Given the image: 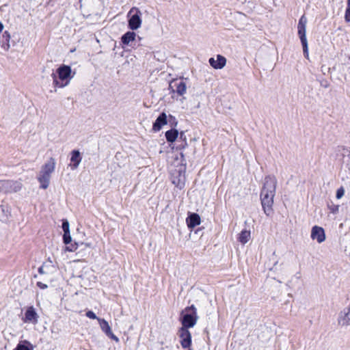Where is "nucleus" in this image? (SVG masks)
<instances>
[{
  "label": "nucleus",
  "instance_id": "obj_30",
  "mask_svg": "<svg viewBox=\"0 0 350 350\" xmlns=\"http://www.w3.org/2000/svg\"><path fill=\"white\" fill-rule=\"evenodd\" d=\"M187 146V143L186 141V137H184V143L181 145H180L177 148L179 150H183L185 148V147Z\"/></svg>",
  "mask_w": 350,
  "mask_h": 350
},
{
  "label": "nucleus",
  "instance_id": "obj_9",
  "mask_svg": "<svg viewBox=\"0 0 350 350\" xmlns=\"http://www.w3.org/2000/svg\"><path fill=\"white\" fill-rule=\"evenodd\" d=\"M3 193H12L20 191L22 188V183L18 180H3Z\"/></svg>",
  "mask_w": 350,
  "mask_h": 350
},
{
  "label": "nucleus",
  "instance_id": "obj_20",
  "mask_svg": "<svg viewBox=\"0 0 350 350\" xmlns=\"http://www.w3.org/2000/svg\"><path fill=\"white\" fill-rule=\"evenodd\" d=\"M136 34L133 31H127L121 38V41L124 44H129L135 39Z\"/></svg>",
  "mask_w": 350,
  "mask_h": 350
},
{
  "label": "nucleus",
  "instance_id": "obj_7",
  "mask_svg": "<svg viewBox=\"0 0 350 350\" xmlns=\"http://www.w3.org/2000/svg\"><path fill=\"white\" fill-rule=\"evenodd\" d=\"M178 335L180 338V343L182 348L191 350V347L192 345V336L189 329L180 327L178 331Z\"/></svg>",
  "mask_w": 350,
  "mask_h": 350
},
{
  "label": "nucleus",
  "instance_id": "obj_35",
  "mask_svg": "<svg viewBox=\"0 0 350 350\" xmlns=\"http://www.w3.org/2000/svg\"><path fill=\"white\" fill-rule=\"evenodd\" d=\"M347 7H350V0H347Z\"/></svg>",
  "mask_w": 350,
  "mask_h": 350
},
{
  "label": "nucleus",
  "instance_id": "obj_19",
  "mask_svg": "<svg viewBox=\"0 0 350 350\" xmlns=\"http://www.w3.org/2000/svg\"><path fill=\"white\" fill-rule=\"evenodd\" d=\"M251 238V233L250 230H242L238 236V241L242 243L245 244L249 241Z\"/></svg>",
  "mask_w": 350,
  "mask_h": 350
},
{
  "label": "nucleus",
  "instance_id": "obj_3",
  "mask_svg": "<svg viewBox=\"0 0 350 350\" xmlns=\"http://www.w3.org/2000/svg\"><path fill=\"white\" fill-rule=\"evenodd\" d=\"M55 167V161L53 158H50L49 161L42 166L40 174L38 176V180L40 183V188L46 189L50 183L51 175L54 172Z\"/></svg>",
  "mask_w": 350,
  "mask_h": 350
},
{
  "label": "nucleus",
  "instance_id": "obj_25",
  "mask_svg": "<svg viewBox=\"0 0 350 350\" xmlns=\"http://www.w3.org/2000/svg\"><path fill=\"white\" fill-rule=\"evenodd\" d=\"M344 193H345V190H344V188L342 187H340L336 191V198L337 199H340L343 196H344Z\"/></svg>",
  "mask_w": 350,
  "mask_h": 350
},
{
  "label": "nucleus",
  "instance_id": "obj_14",
  "mask_svg": "<svg viewBox=\"0 0 350 350\" xmlns=\"http://www.w3.org/2000/svg\"><path fill=\"white\" fill-rule=\"evenodd\" d=\"M38 314L35 311V309L33 306H29L27 308L26 312L25 313V322H31L33 323H36L38 322Z\"/></svg>",
  "mask_w": 350,
  "mask_h": 350
},
{
  "label": "nucleus",
  "instance_id": "obj_5",
  "mask_svg": "<svg viewBox=\"0 0 350 350\" xmlns=\"http://www.w3.org/2000/svg\"><path fill=\"white\" fill-rule=\"evenodd\" d=\"M306 24H307V18L305 15L301 16L299 20V23L297 25V33L299 38L300 39L302 47H303V53L304 57L308 59H309V52H308V41L306 38Z\"/></svg>",
  "mask_w": 350,
  "mask_h": 350
},
{
  "label": "nucleus",
  "instance_id": "obj_31",
  "mask_svg": "<svg viewBox=\"0 0 350 350\" xmlns=\"http://www.w3.org/2000/svg\"><path fill=\"white\" fill-rule=\"evenodd\" d=\"M3 38H5L8 41H9L10 36L9 33L7 31H5L3 33Z\"/></svg>",
  "mask_w": 350,
  "mask_h": 350
},
{
  "label": "nucleus",
  "instance_id": "obj_38",
  "mask_svg": "<svg viewBox=\"0 0 350 350\" xmlns=\"http://www.w3.org/2000/svg\"><path fill=\"white\" fill-rule=\"evenodd\" d=\"M349 59H350V56H349Z\"/></svg>",
  "mask_w": 350,
  "mask_h": 350
},
{
  "label": "nucleus",
  "instance_id": "obj_23",
  "mask_svg": "<svg viewBox=\"0 0 350 350\" xmlns=\"http://www.w3.org/2000/svg\"><path fill=\"white\" fill-rule=\"evenodd\" d=\"M63 240H64V243L66 245L71 242V237H70V232H68V234H67L66 232L64 233Z\"/></svg>",
  "mask_w": 350,
  "mask_h": 350
},
{
  "label": "nucleus",
  "instance_id": "obj_34",
  "mask_svg": "<svg viewBox=\"0 0 350 350\" xmlns=\"http://www.w3.org/2000/svg\"><path fill=\"white\" fill-rule=\"evenodd\" d=\"M3 29V24L0 22V32H1V31H2Z\"/></svg>",
  "mask_w": 350,
  "mask_h": 350
},
{
  "label": "nucleus",
  "instance_id": "obj_4",
  "mask_svg": "<svg viewBox=\"0 0 350 350\" xmlns=\"http://www.w3.org/2000/svg\"><path fill=\"white\" fill-rule=\"evenodd\" d=\"M197 310L194 305L187 306L181 312V328L193 327L198 321Z\"/></svg>",
  "mask_w": 350,
  "mask_h": 350
},
{
  "label": "nucleus",
  "instance_id": "obj_16",
  "mask_svg": "<svg viewBox=\"0 0 350 350\" xmlns=\"http://www.w3.org/2000/svg\"><path fill=\"white\" fill-rule=\"evenodd\" d=\"M82 157L78 150H74L71 152L70 163V165L72 170L78 167L81 163Z\"/></svg>",
  "mask_w": 350,
  "mask_h": 350
},
{
  "label": "nucleus",
  "instance_id": "obj_36",
  "mask_svg": "<svg viewBox=\"0 0 350 350\" xmlns=\"http://www.w3.org/2000/svg\"><path fill=\"white\" fill-rule=\"evenodd\" d=\"M184 137H185V136L184 135V134H183V133H180V139H184Z\"/></svg>",
  "mask_w": 350,
  "mask_h": 350
},
{
  "label": "nucleus",
  "instance_id": "obj_18",
  "mask_svg": "<svg viewBox=\"0 0 350 350\" xmlns=\"http://www.w3.org/2000/svg\"><path fill=\"white\" fill-rule=\"evenodd\" d=\"M178 134L179 133L178 130L176 129H172L170 130L167 131L165 132V138L167 142L170 143L174 142L176 140Z\"/></svg>",
  "mask_w": 350,
  "mask_h": 350
},
{
  "label": "nucleus",
  "instance_id": "obj_15",
  "mask_svg": "<svg viewBox=\"0 0 350 350\" xmlns=\"http://www.w3.org/2000/svg\"><path fill=\"white\" fill-rule=\"evenodd\" d=\"M187 225L189 228H194L201 223V219L198 214L191 213L186 219Z\"/></svg>",
  "mask_w": 350,
  "mask_h": 350
},
{
  "label": "nucleus",
  "instance_id": "obj_27",
  "mask_svg": "<svg viewBox=\"0 0 350 350\" xmlns=\"http://www.w3.org/2000/svg\"><path fill=\"white\" fill-rule=\"evenodd\" d=\"M86 317L91 319H97L98 320V317H96V315L95 314V313L94 312H92V310H89L86 312L85 314Z\"/></svg>",
  "mask_w": 350,
  "mask_h": 350
},
{
  "label": "nucleus",
  "instance_id": "obj_24",
  "mask_svg": "<svg viewBox=\"0 0 350 350\" xmlns=\"http://www.w3.org/2000/svg\"><path fill=\"white\" fill-rule=\"evenodd\" d=\"M345 21L347 23H350V7H347L345 13Z\"/></svg>",
  "mask_w": 350,
  "mask_h": 350
},
{
  "label": "nucleus",
  "instance_id": "obj_32",
  "mask_svg": "<svg viewBox=\"0 0 350 350\" xmlns=\"http://www.w3.org/2000/svg\"><path fill=\"white\" fill-rule=\"evenodd\" d=\"M38 273H39L40 274H44V269H43V267H40V268L38 269Z\"/></svg>",
  "mask_w": 350,
  "mask_h": 350
},
{
  "label": "nucleus",
  "instance_id": "obj_12",
  "mask_svg": "<svg viewBox=\"0 0 350 350\" xmlns=\"http://www.w3.org/2000/svg\"><path fill=\"white\" fill-rule=\"evenodd\" d=\"M210 65L215 69H221L226 64V59L221 55H217V59L211 57L208 60Z\"/></svg>",
  "mask_w": 350,
  "mask_h": 350
},
{
  "label": "nucleus",
  "instance_id": "obj_33",
  "mask_svg": "<svg viewBox=\"0 0 350 350\" xmlns=\"http://www.w3.org/2000/svg\"><path fill=\"white\" fill-rule=\"evenodd\" d=\"M3 180H0V193H3Z\"/></svg>",
  "mask_w": 350,
  "mask_h": 350
},
{
  "label": "nucleus",
  "instance_id": "obj_11",
  "mask_svg": "<svg viewBox=\"0 0 350 350\" xmlns=\"http://www.w3.org/2000/svg\"><path fill=\"white\" fill-rule=\"evenodd\" d=\"M311 238L312 239H317V242L321 243L325 239V234L324 229L321 227L314 226L312 228Z\"/></svg>",
  "mask_w": 350,
  "mask_h": 350
},
{
  "label": "nucleus",
  "instance_id": "obj_21",
  "mask_svg": "<svg viewBox=\"0 0 350 350\" xmlns=\"http://www.w3.org/2000/svg\"><path fill=\"white\" fill-rule=\"evenodd\" d=\"M24 343L28 345H25V344L18 343L16 347L14 350H33V347L30 344L29 342L25 340Z\"/></svg>",
  "mask_w": 350,
  "mask_h": 350
},
{
  "label": "nucleus",
  "instance_id": "obj_6",
  "mask_svg": "<svg viewBox=\"0 0 350 350\" xmlns=\"http://www.w3.org/2000/svg\"><path fill=\"white\" fill-rule=\"evenodd\" d=\"M141 12L135 7L132 8L128 13V16L130 17L129 19V27L132 30L138 29L142 24L141 19Z\"/></svg>",
  "mask_w": 350,
  "mask_h": 350
},
{
  "label": "nucleus",
  "instance_id": "obj_2",
  "mask_svg": "<svg viewBox=\"0 0 350 350\" xmlns=\"http://www.w3.org/2000/svg\"><path fill=\"white\" fill-rule=\"evenodd\" d=\"M75 72L72 71L71 67L62 64L57 70L56 73H53V83L54 87L62 88L68 85L73 78Z\"/></svg>",
  "mask_w": 350,
  "mask_h": 350
},
{
  "label": "nucleus",
  "instance_id": "obj_29",
  "mask_svg": "<svg viewBox=\"0 0 350 350\" xmlns=\"http://www.w3.org/2000/svg\"><path fill=\"white\" fill-rule=\"evenodd\" d=\"M36 285L41 289H45L48 287L46 284L42 283V282H37Z\"/></svg>",
  "mask_w": 350,
  "mask_h": 350
},
{
  "label": "nucleus",
  "instance_id": "obj_1",
  "mask_svg": "<svg viewBox=\"0 0 350 350\" xmlns=\"http://www.w3.org/2000/svg\"><path fill=\"white\" fill-rule=\"evenodd\" d=\"M277 180L273 176H267L265 178L262 188L260 191V201L265 214L269 217L273 213V198L275 194Z\"/></svg>",
  "mask_w": 350,
  "mask_h": 350
},
{
  "label": "nucleus",
  "instance_id": "obj_8",
  "mask_svg": "<svg viewBox=\"0 0 350 350\" xmlns=\"http://www.w3.org/2000/svg\"><path fill=\"white\" fill-rule=\"evenodd\" d=\"M169 90L172 94L183 96L187 91L186 83L183 79H173L170 83Z\"/></svg>",
  "mask_w": 350,
  "mask_h": 350
},
{
  "label": "nucleus",
  "instance_id": "obj_37",
  "mask_svg": "<svg viewBox=\"0 0 350 350\" xmlns=\"http://www.w3.org/2000/svg\"><path fill=\"white\" fill-rule=\"evenodd\" d=\"M169 118H170V119H173V120H175V118H174L173 116H172V115H170V116H169Z\"/></svg>",
  "mask_w": 350,
  "mask_h": 350
},
{
  "label": "nucleus",
  "instance_id": "obj_28",
  "mask_svg": "<svg viewBox=\"0 0 350 350\" xmlns=\"http://www.w3.org/2000/svg\"><path fill=\"white\" fill-rule=\"evenodd\" d=\"M330 211L333 213H336L338 211L339 206L333 204L331 206H329Z\"/></svg>",
  "mask_w": 350,
  "mask_h": 350
},
{
  "label": "nucleus",
  "instance_id": "obj_22",
  "mask_svg": "<svg viewBox=\"0 0 350 350\" xmlns=\"http://www.w3.org/2000/svg\"><path fill=\"white\" fill-rule=\"evenodd\" d=\"M78 248V244L77 243H72L68 246H66L65 248L66 251L68 252H75Z\"/></svg>",
  "mask_w": 350,
  "mask_h": 350
},
{
  "label": "nucleus",
  "instance_id": "obj_13",
  "mask_svg": "<svg viewBox=\"0 0 350 350\" xmlns=\"http://www.w3.org/2000/svg\"><path fill=\"white\" fill-rule=\"evenodd\" d=\"M167 124V116L165 112H162L157 118L152 125V130L155 132L159 131L163 126Z\"/></svg>",
  "mask_w": 350,
  "mask_h": 350
},
{
  "label": "nucleus",
  "instance_id": "obj_26",
  "mask_svg": "<svg viewBox=\"0 0 350 350\" xmlns=\"http://www.w3.org/2000/svg\"><path fill=\"white\" fill-rule=\"evenodd\" d=\"M62 229H63L64 233L66 232V233L68 234V232H70V230H69V224H68V221L66 220V221H63Z\"/></svg>",
  "mask_w": 350,
  "mask_h": 350
},
{
  "label": "nucleus",
  "instance_id": "obj_10",
  "mask_svg": "<svg viewBox=\"0 0 350 350\" xmlns=\"http://www.w3.org/2000/svg\"><path fill=\"white\" fill-rule=\"evenodd\" d=\"M98 321L99 322L102 331L111 339L115 340L116 342H118V338L112 332L111 327L109 326L108 322L104 319H98Z\"/></svg>",
  "mask_w": 350,
  "mask_h": 350
},
{
  "label": "nucleus",
  "instance_id": "obj_17",
  "mask_svg": "<svg viewBox=\"0 0 350 350\" xmlns=\"http://www.w3.org/2000/svg\"><path fill=\"white\" fill-rule=\"evenodd\" d=\"M178 176L173 177L172 183L175 185L176 187H179L181 188L185 185V171L178 170Z\"/></svg>",
  "mask_w": 350,
  "mask_h": 350
}]
</instances>
